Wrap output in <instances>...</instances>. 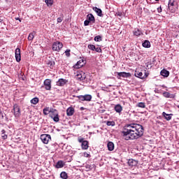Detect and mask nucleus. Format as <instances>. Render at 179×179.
Returning <instances> with one entry per match:
<instances>
[{
    "instance_id": "obj_9",
    "label": "nucleus",
    "mask_w": 179,
    "mask_h": 179,
    "mask_svg": "<svg viewBox=\"0 0 179 179\" xmlns=\"http://www.w3.org/2000/svg\"><path fill=\"white\" fill-rule=\"evenodd\" d=\"M45 89L46 90H51V80L46 79L44 81Z\"/></svg>"
},
{
    "instance_id": "obj_15",
    "label": "nucleus",
    "mask_w": 179,
    "mask_h": 179,
    "mask_svg": "<svg viewBox=\"0 0 179 179\" xmlns=\"http://www.w3.org/2000/svg\"><path fill=\"white\" fill-rule=\"evenodd\" d=\"M160 75L164 76V78H169V76H170V71L166 69H162L160 72Z\"/></svg>"
},
{
    "instance_id": "obj_8",
    "label": "nucleus",
    "mask_w": 179,
    "mask_h": 179,
    "mask_svg": "<svg viewBox=\"0 0 179 179\" xmlns=\"http://www.w3.org/2000/svg\"><path fill=\"white\" fill-rule=\"evenodd\" d=\"M15 59L17 62H20L22 61V56L20 55V49L16 48L15 49Z\"/></svg>"
},
{
    "instance_id": "obj_13",
    "label": "nucleus",
    "mask_w": 179,
    "mask_h": 179,
    "mask_svg": "<svg viewBox=\"0 0 179 179\" xmlns=\"http://www.w3.org/2000/svg\"><path fill=\"white\" fill-rule=\"evenodd\" d=\"M76 78L78 80H85L86 79V74L83 72L76 75Z\"/></svg>"
},
{
    "instance_id": "obj_28",
    "label": "nucleus",
    "mask_w": 179,
    "mask_h": 179,
    "mask_svg": "<svg viewBox=\"0 0 179 179\" xmlns=\"http://www.w3.org/2000/svg\"><path fill=\"white\" fill-rule=\"evenodd\" d=\"M35 36H36V31H34L31 32L28 36L29 41H33V39L34 38Z\"/></svg>"
},
{
    "instance_id": "obj_42",
    "label": "nucleus",
    "mask_w": 179,
    "mask_h": 179,
    "mask_svg": "<svg viewBox=\"0 0 179 179\" xmlns=\"http://www.w3.org/2000/svg\"><path fill=\"white\" fill-rule=\"evenodd\" d=\"M95 51L96 52H102V50H101V48H96L95 47Z\"/></svg>"
},
{
    "instance_id": "obj_46",
    "label": "nucleus",
    "mask_w": 179,
    "mask_h": 179,
    "mask_svg": "<svg viewBox=\"0 0 179 179\" xmlns=\"http://www.w3.org/2000/svg\"><path fill=\"white\" fill-rule=\"evenodd\" d=\"M2 138H3V139H6L7 138H8V136L6 135V134H2Z\"/></svg>"
},
{
    "instance_id": "obj_44",
    "label": "nucleus",
    "mask_w": 179,
    "mask_h": 179,
    "mask_svg": "<svg viewBox=\"0 0 179 179\" xmlns=\"http://www.w3.org/2000/svg\"><path fill=\"white\" fill-rule=\"evenodd\" d=\"M84 157H90V154L87 152H84Z\"/></svg>"
},
{
    "instance_id": "obj_31",
    "label": "nucleus",
    "mask_w": 179,
    "mask_h": 179,
    "mask_svg": "<svg viewBox=\"0 0 179 179\" xmlns=\"http://www.w3.org/2000/svg\"><path fill=\"white\" fill-rule=\"evenodd\" d=\"M60 178L68 179V173H66V172H65V171H62L60 173Z\"/></svg>"
},
{
    "instance_id": "obj_7",
    "label": "nucleus",
    "mask_w": 179,
    "mask_h": 179,
    "mask_svg": "<svg viewBox=\"0 0 179 179\" xmlns=\"http://www.w3.org/2000/svg\"><path fill=\"white\" fill-rule=\"evenodd\" d=\"M13 114L15 118H19V117H20L21 115L20 108L19 107V106H17V104H15L13 106Z\"/></svg>"
},
{
    "instance_id": "obj_40",
    "label": "nucleus",
    "mask_w": 179,
    "mask_h": 179,
    "mask_svg": "<svg viewBox=\"0 0 179 179\" xmlns=\"http://www.w3.org/2000/svg\"><path fill=\"white\" fill-rule=\"evenodd\" d=\"M65 54L67 57H71V50H66Z\"/></svg>"
},
{
    "instance_id": "obj_6",
    "label": "nucleus",
    "mask_w": 179,
    "mask_h": 179,
    "mask_svg": "<svg viewBox=\"0 0 179 179\" xmlns=\"http://www.w3.org/2000/svg\"><path fill=\"white\" fill-rule=\"evenodd\" d=\"M77 97L81 101H92V95L90 94L79 95Z\"/></svg>"
},
{
    "instance_id": "obj_21",
    "label": "nucleus",
    "mask_w": 179,
    "mask_h": 179,
    "mask_svg": "<svg viewBox=\"0 0 179 179\" xmlns=\"http://www.w3.org/2000/svg\"><path fill=\"white\" fill-rule=\"evenodd\" d=\"M58 115V110H55V109H52L50 110L49 112V117H50V118H52V117H55V115Z\"/></svg>"
},
{
    "instance_id": "obj_34",
    "label": "nucleus",
    "mask_w": 179,
    "mask_h": 179,
    "mask_svg": "<svg viewBox=\"0 0 179 179\" xmlns=\"http://www.w3.org/2000/svg\"><path fill=\"white\" fill-rule=\"evenodd\" d=\"M106 125H108V127H114V125H115V122L114 121H108L106 122Z\"/></svg>"
},
{
    "instance_id": "obj_11",
    "label": "nucleus",
    "mask_w": 179,
    "mask_h": 179,
    "mask_svg": "<svg viewBox=\"0 0 179 179\" xmlns=\"http://www.w3.org/2000/svg\"><path fill=\"white\" fill-rule=\"evenodd\" d=\"M117 75L120 77V78H129V76H131V73H125V72H117L116 73Z\"/></svg>"
},
{
    "instance_id": "obj_19",
    "label": "nucleus",
    "mask_w": 179,
    "mask_h": 179,
    "mask_svg": "<svg viewBox=\"0 0 179 179\" xmlns=\"http://www.w3.org/2000/svg\"><path fill=\"white\" fill-rule=\"evenodd\" d=\"M87 19L90 22H92V23H94L96 22V19L94 18V16L92 13L88 14L87 15Z\"/></svg>"
},
{
    "instance_id": "obj_43",
    "label": "nucleus",
    "mask_w": 179,
    "mask_h": 179,
    "mask_svg": "<svg viewBox=\"0 0 179 179\" xmlns=\"http://www.w3.org/2000/svg\"><path fill=\"white\" fill-rule=\"evenodd\" d=\"M0 120H3V113L1 110H0Z\"/></svg>"
},
{
    "instance_id": "obj_23",
    "label": "nucleus",
    "mask_w": 179,
    "mask_h": 179,
    "mask_svg": "<svg viewBox=\"0 0 179 179\" xmlns=\"http://www.w3.org/2000/svg\"><path fill=\"white\" fill-rule=\"evenodd\" d=\"M85 169L87 171H90V170H93V169H96V165L94 164H87L85 165Z\"/></svg>"
},
{
    "instance_id": "obj_41",
    "label": "nucleus",
    "mask_w": 179,
    "mask_h": 179,
    "mask_svg": "<svg viewBox=\"0 0 179 179\" xmlns=\"http://www.w3.org/2000/svg\"><path fill=\"white\" fill-rule=\"evenodd\" d=\"M90 23V21H89L88 20H86L85 22H84V25L85 26H89V24Z\"/></svg>"
},
{
    "instance_id": "obj_35",
    "label": "nucleus",
    "mask_w": 179,
    "mask_h": 179,
    "mask_svg": "<svg viewBox=\"0 0 179 179\" xmlns=\"http://www.w3.org/2000/svg\"><path fill=\"white\" fill-rule=\"evenodd\" d=\"M31 104H37L38 103V98L35 97L31 100Z\"/></svg>"
},
{
    "instance_id": "obj_32",
    "label": "nucleus",
    "mask_w": 179,
    "mask_h": 179,
    "mask_svg": "<svg viewBox=\"0 0 179 179\" xmlns=\"http://www.w3.org/2000/svg\"><path fill=\"white\" fill-rule=\"evenodd\" d=\"M45 2L48 6H52L54 1L52 0H45Z\"/></svg>"
},
{
    "instance_id": "obj_37",
    "label": "nucleus",
    "mask_w": 179,
    "mask_h": 179,
    "mask_svg": "<svg viewBox=\"0 0 179 179\" xmlns=\"http://www.w3.org/2000/svg\"><path fill=\"white\" fill-rule=\"evenodd\" d=\"M48 113H50V108H45L43 109V114L45 115H48Z\"/></svg>"
},
{
    "instance_id": "obj_38",
    "label": "nucleus",
    "mask_w": 179,
    "mask_h": 179,
    "mask_svg": "<svg viewBox=\"0 0 179 179\" xmlns=\"http://www.w3.org/2000/svg\"><path fill=\"white\" fill-rule=\"evenodd\" d=\"M89 50H92V51H94L96 50V46L94 45H88Z\"/></svg>"
},
{
    "instance_id": "obj_22",
    "label": "nucleus",
    "mask_w": 179,
    "mask_h": 179,
    "mask_svg": "<svg viewBox=\"0 0 179 179\" xmlns=\"http://www.w3.org/2000/svg\"><path fill=\"white\" fill-rule=\"evenodd\" d=\"M162 115H163V117H164V118H165V120H166V121H170V120H171V118L173 117V114H167V113H166V112H163Z\"/></svg>"
},
{
    "instance_id": "obj_2",
    "label": "nucleus",
    "mask_w": 179,
    "mask_h": 179,
    "mask_svg": "<svg viewBox=\"0 0 179 179\" xmlns=\"http://www.w3.org/2000/svg\"><path fill=\"white\" fill-rule=\"evenodd\" d=\"M78 141L79 143H81V148L83 150H87L89 149V141L82 137H78Z\"/></svg>"
},
{
    "instance_id": "obj_45",
    "label": "nucleus",
    "mask_w": 179,
    "mask_h": 179,
    "mask_svg": "<svg viewBox=\"0 0 179 179\" xmlns=\"http://www.w3.org/2000/svg\"><path fill=\"white\" fill-rule=\"evenodd\" d=\"M62 20H63L62 17H58L57 18V23H61V22H62Z\"/></svg>"
},
{
    "instance_id": "obj_4",
    "label": "nucleus",
    "mask_w": 179,
    "mask_h": 179,
    "mask_svg": "<svg viewBox=\"0 0 179 179\" xmlns=\"http://www.w3.org/2000/svg\"><path fill=\"white\" fill-rule=\"evenodd\" d=\"M41 141L43 142V143H45V145H47L50 142V141H51V135L41 134Z\"/></svg>"
},
{
    "instance_id": "obj_48",
    "label": "nucleus",
    "mask_w": 179,
    "mask_h": 179,
    "mask_svg": "<svg viewBox=\"0 0 179 179\" xmlns=\"http://www.w3.org/2000/svg\"><path fill=\"white\" fill-rule=\"evenodd\" d=\"M158 12H162V8H157Z\"/></svg>"
},
{
    "instance_id": "obj_51",
    "label": "nucleus",
    "mask_w": 179,
    "mask_h": 179,
    "mask_svg": "<svg viewBox=\"0 0 179 179\" xmlns=\"http://www.w3.org/2000/svg\"><path fill=\"white\" fill-rule=\"evenodd\" d=\"M81 110H83V107L81 108Z\"/></svg>"
},
{
    "instance_id": "obj_20",
    "label": "nucleus",
    "mask_w": 179,
    "mask_h": 179,
    "mask_svg": "<svg viewBox=\"0 0 179 179\" xmlns=\"http://www.w3.org/2000/svg\"><path fill=\"white\" fill-rule=\"evenodd\" d=\"M46 64L50 68V69H52V68H54V66L55 65V62H54L52 59H48L46 61Z\"/></svg>"
},
{
    "instance_id": "obj_24",
    "label": "nucleus",
    "mask_w": 179,
    "mask_h": 179,
    "mask_svg": "<svg viewBox=\"0 0 179 179\" xmlns=\"http://www.w3.org/2000/svg\"><path fill=\"white\" fill-rule=\"evenodd\" d=\"M163 96L166 99H174V94H170L169 92H164Z\"/></svg>"
},
{
    "instance_id": "obj_30",
    "label": "nucleus",
    "mask_w": 179,
    "mask_h": 179,
    "mask_svg": "<svg viewBox=\"0 0 179 179\" xmlns=\"http://www.w3.org/2000/svg\"><path fill=\"white\" fill-rule=\"evenodd\" d=\"M143 47L145 48H150V42L149 41H145L143 43Z\"/></svg>"
},
{
    "instance_id": "obj_26",
    "label": "nucleus",
    "mask_w": 179,
    "mask_h": 179,
    "mask_svg": "<svg viewBox=\"0 0 179 179\" xmlns=\"http://www.w3.org/2000/svg\"><path fill=\"white\" fill-rule=\"evenodd\" d=\"M108 150H110V152L114 150V143L109 141L107 144Z\"/></svg>"
},
{
    "instance_id": "obj_47",
    "label": "nucleus",
    "mask_w": 179,
    "mask_h": 179,
    "mask_svg": "<svg viewBox=\"0 0 179 179\" xmlns=\"http://www.w3.org/2000/svg\"><path fill=\"white\" fill-rule=\"evenodd\" d=\"M5 132H6L5 129L1 130V135L5 134Z\"/></svg>"
},
{
    "instance_id": "obj_27",
    "label": "nucleus",
    "mask_w": 179,
    "mask_h": 179,
    "mask_svg": "<svg viewBox=\"0 0 179 179\" xmlns=\"http://www.w3.org/2000/svg\"><path fill=\"white\" fill-rule=\"evenodd\" d=\"M134 36H136L137 37L139 36H142V34H143L142 33V31H141L139 29H136L134 31Z\"/></svg>"
},
{
    "instance_id": "obj_3",
    "label": "nucleus",
    "mask_w": 179,
    "mask_h": 179,
    "mask_svg": "<svg viewBox=\"0 0 179 179\" xmlns=\"http://www.w3.org/2000/svg\"><path fill=\"white\" fill-rule=\"evenodd\" d=\"M62 47H64V45L62 44V43H61L59 41H56L52 43V50L53 51H57L58 52L61 50Z\"/></svg>"
},
{
    "instance_id": "obj_1",
    "label": "nucleus",
    "mask_w": 179,
    "mask_h": 179,
    "mask_svg": "<svg viewBox=\"0 0 179 179\" xmlns=\"http://www.w3.org/2000/svg\"><path fill=\"white\" fill-rule=\"evenodd\" d=\"M125 141L138 139L143 136V126L139 124H127L122 131Z\"/></svg>"
},
{
    "instance_id": "obj_5",
    "label": "nucleus",
    "mask_w": 179,
    "mask_h": 179,
    "mask_svg": "<svg viewBox=\"0 0 179 179\" xmlns=\"http://www.w3.org/2000/svg\"><path fill=\"white\" fill-rule=\"evenodd\" d=\"M169 10L172 13H175L177 11V6L174 1L170 0L168 5Z\"/></svg>"
},
{
    "instance_id": "obj_16",
    "label": "nucleus",
    "mask_w": 179,
    "mask_h": 179,
    "mask_svg": "<svg viewBox=\"0 0 179 179\" xmlns=\"http://www.w3.org/2000/svg\"><path fill=\"white\" fill-rule=\"evenodd\" d=\"M127 163L130 167H134L138 164V161H136L134 159H131L128 160Z\"/></svg>"
},
{
    "instance_id": "obj_49",
    "label": "nucleus",
    "mask_w": 179,
    "mask_h": 179,
    "mask_svg": "<svg viewBox=\"0 0 179 179\" xmlns=\"http://www.w3.org/2000/svg\"><path fill=\"white\" fill-rule=\"evenodd\" d=\"M2 22H3V20L0 19V23H2Z\"/></svg>"
},
{
    "instance_id": "obj_18",
    "label": "nucleus",
    "mask_w": 179,
    "mask_h": 179,
    "mask_svg": "<svg viewBox=\"0 0 179 179\" xmlns=\"http://www.w3.org/2000/svg\"><path fill=\"white\" fill-rule=\"evenodd\" d=\"M75 113V109L73 107H69L66 110V114L69 117L72 116L73 114Z\"/></svg>"
},
{
    "instance_id": "obj_12",
    "label": "nucleus",
    "mask_w": 179,
    "mask_h": 179,
    "mask_svg": "<svg viewBox=\"0 0 179 179\" xmlns=\"http://www.w3.org/2000/svg\"><path fill=\"white\" fill-rule=\"evenodd\" d=\"M92 9L93 10H94V12H96L98 16H100V17H103V11L101 10V9L97 7H93Z\"/></svg>"
},
{
    "instance_id": "obj_14",
    "label": "nucleus",
    "mask_w": 179,
    "mask_h": 179,
    "mask_svg": "<svg viewBox=\"0 0 179 179\" xmlns=\"http://www.w3.org/2000/svg\"><path fill=\"white\" fill-rule=\"evenodd\" d=\"M85 60L83 59H80V61H78L77 62V64L75 65V68H76V69H79L80 68H82V66H83V65H85Z\"/></svg>"
},
{
    "instance_id": "obj_25",
    "label": "nucleus",
    "mask_w": 179,
    "mask_h": 179,
    "mask_svg": "<svg viewBox=\"0 0 179 179\" xmlns=\"http://www.w3.org/2000/svg\"><path fill=\"white\" fill-rule=\"evenodd\" d=\"M65 166V164L63 161H58L55 165L56 169H62Z\"/></svg>"
},
{
    "instance_id": "obj_50",
    "label": "nucleus",
    "mask_w": 179,
    "mask_h": 179,
    "mask_svg": "<svg viewBox=\"0 0 179 179\" xmlns=\"http://www.w3.org/2000/svg\"><path fill=\"white\" fill-rule=\"evenodd\" d=\"M122 13H118V15L121 16Z\"/></svg>"
},
{
    "instance_id": "obj_10",
    "label": "nucleus",
    "mask_w": 179,
    "mask_h": 179,
    "mask_svg": "<svg viewBox=\"0 0 179 179\" xmlns=\"http://www.w3.org/2000/svg\"><path fill=\"white\" fill-rule=\"evenodd\" d=\"M68 83V80L64 78H60L59 80L57 82V86H65Z\"/></svg>"
},
{
    "instance_id": "obj_36",
    "label": "nucleus",
    "mask_w": 179,
    "mask_h": 179,
    "mask_svg": "<svg viewBox=\"0 0 179 179\" xmlns=\"http://www.w3.org/2000/svg\"><path fill=\"white\" fill-rule=\"evenodd\" d=\"M140 108H145L146 107V105L143 102H139L137 105Z\"/></svg>"
},
{
    "instance_id": "obj_39",
    "label": "nucleus",
    "mask_w": 179,
    "mask_h": 179,
    "mask_svg": "<svg viewBox=\"0 0 179 179\" xmlns=\"http://www.w3.org/2000/svg\"><path fill=\"white\" fill-rule=\"evenodd\" d=\"M94 41H101V36H95Z\"/></svg>"
},
{
    "instance_id": "obj_33",
    "label": "nucleus",
    "mask_w": 179,
    "mask_h": 179,
    "mask_svg": "<svg viewBox=\"0 0 179 179\" xmlns=\"http://www.w3.org/2000/svg\"><path fill=\"white\" fill-rule=\"evenodd\" d=\"M52 120H53V121H55V122H59V117L58 115H55V116H52Z\"/></svg>"
},
{
    "instance_id": "obj_29",
    "label": "nucleus",
    "mask_w": 179,
    "mask_h": 179,
    "mask_svg": "<svg viewBox=\"0 0 179 179\" xmlns=\"http://www.w3.org/2000/svg\"><path fill=\"white\" fill-rule=\"evenodd\" d=\"M115 111H116V113H121V111H122V106L120 104H117L115 106Z\"/></svg>"
},
{
    "instance_id": "obj_17",
    "label": "nucleus",
    "mask_w": 179,
    "mask_h": 179,
    "mask_svg": "<svg viewBox=\"0 0 179 179\" xmlns=\"http://www.w3.org/2000/svg\"><path fill=\"white\" fill-rule=\"evenodd\" d=\"M134 76H136V78H139V79H143L145 78V76H143V73L138 70L135 71Z\"/></svg>"
},
{
    "instance_id": "obj_52",
    "label": "nucleus",
    "mask_w": 179,
    "mask_h": 179,
    "mask_svg": "<svg viewBox=\"0 0 179 179\" xmlns=\"http://www.w3.org/2000/svg\"><path fill=\"white\" fill-rule=\"evenodd\" d=\"M155 1H159V0H155Z\"/></svg>"
}]
</instances>
